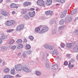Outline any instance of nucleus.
<instances>
[{"mask_svg": "<svg viewBox=\"0 0 78 78\" xmlns=\"http://www.w3.org/2000/svg\"><path fill=\"white\" fill-rule=\"evenodd\" d=\"M41 27H42V26H40L35 29V31L36 33H39L40 34H44V33H45L47 31H48V30H49V28L47 27H43L41 30ZM40 30H41L40 31Z\"/></svg>", "mask_w": 78, "mask_h": 78, "instance_id": "1", "label": "nucleus"}, {"mask_svg": "<svg viewBox=\"0 0 78 78\" xmlns=\"http://www.w3.org/2000/svg\"><path fill=\"white\" fill-rule=\"evenodd\" d=\"M14 23H15V21L14 20H7L5 21V25H6L8 27L11 26L12 25H14Z\"/></svg>", "mask_w": 78, "mask_h": 78, "instance_id": "2", "label": "nucleus"}, {"mask_svg": "<svg viewBox=\"0 0 78 78\" xmlns=\"http://www.w3.org/2000/svg\"><path fill=\"white\" fill-rule=\"evenodd\" d=\"M15 70H16V71L19 72V71H22L23 67L22 66V65L21 64H18L15 65Z\"/></svg>", "mask_w": 78, "mask_h": 78, "instance_id": "3", "label": "nucleus"}, {"mask_svg": "<svg viewBox=\"0 0 78 78\" xmlns=\"http://www.w3.org/2000/svg\"><path fill=\"white\" fill-rule=\"evenodd\" d=\"M49 54L47 52H43L41 58L42 60H44L45 58H47L49 56Z\"/></svg>", "mask_w": 78, "mask_h": 78, "instance_id": "4", "label": "nucleus"}, {"mask_svg": "<svg viewBox=\"0 0 78 78\" xmlns=\"http://www.w3.org/2000/svg\"><path fill=\"white\" fill-rule=\"evenodd\" d=\"M37 4L40 6H43L44 5V1L43 0H38L37 2Z\"/></svg>", "mask_w": 78, "mask_h": 78, "instance_id": "5", "label": "nucleus"}, {"mask_svg": "<svg viewBox=\"0 0 78 78\" xmlns=\"http://www.w3.org/2000/svg\"><path fill=\"white\" fill-rule=\"evenodd\" d=\"M23 69L24 72H26V73L30 72H31V70H30L26 66H23Z\"/></svg>", "mask_w": 78, "mask_h": 78, "instance_id": "6", "label": "nucleus"}, {"mask_svg": "<svg viewBox=\"0 0 78 78\" xmlns=\"http://www.w3.org/2000/svg\"><path fill=\"white\" fill-rule=\"evenodd\" d=\"M1 14L2 15H3V16H8L9 15V14L8 13V12H6L5 10H2L1 12Z\"/></svg>", "mask_w": 78, "mask_h": 78, "instance_id": "7", "label": "nucleus"}, {"mask_svg": "<svg viewBox=\"0 0 78 78\" xmlns=\"http://www.w3.org/2000/svg\"><path fill=\"white\" fill-rule=\"evenodd\" d=\"M23 27H24V26L23 24L18 26L16 27V30L17 31H20V30H22L23 28Z\"/></svg>", "mask_w": 78, "mask_h": 78, "instance_id": "8", "label": "nucleus"}, {"mask_svg": "<svg viewBox=\"0 0 78 78\" xmlns=\"http://www.w3.org/2000/svg\"><path fill=\"white\" fill-rule=\"evenodd\" d=\"M67 17H68V18L66 19V23H69V22H70L71 21H72V17L70 16H69L68 15L67 16Z\"/></svg>", "mask_w": 78, "mask_h": 78, "instance_id": "9", "label": "nucleus"}, {"mask_svg": "<svg viewBox=\"0 0 78 78\" xmlns=\"http://www.w3.org/2000/svg\"><path fill=\"white\" fill-rule=\"evenodd\" d=\"M10 8H18V6L16 5L14 3H12L10 5H9Z\"/></svg>", "mask_w": 78, "mask_h": 78, "instance_id": "10", "label": "nucleus"}, {"mask_svg": "<svg viewBox=\"0 0 78 78\" xmlns=\"http://www.w3.org/2000/svg\"><path fill=\"white\" fill-rule=\"evenodd\" d=\"M73 43H67L66 44V46L67 48H71L73 45Z\"/></svg>", "mask_w": 78, "mask_h": 78, "instance_id": "11", "label": "nucleus"}, {"mask_svg": "<svg viewBox=\"0 0 78 78\" xmlns=\"http://www.w3.org/2000/svg\"><path fill=\"white\" fill-rule=\"evenodd\" d=\"M45 14L46 15H52L53 14V12L49 10L48 11H46L45 12Z\"/></svg>", "mask_w": 78, "mask_h": 78, "instance_id": "12", "label": "nucleus"}, {"mask_svg": "<svg viewBox=\"0 0 78 78\" xmlns=\"http://www.w3.org/2000/svg\"><path fill=\"white\" fill-rule=\"evenodd\" d=\"M46 6H48L52 3V0H46Z\"/></svg>", "mask_w": 78, "mask_h": 78, "instance_id": "13", "label": "nucleus"}, {"mask_svg": "<svg viewBox=\"0 0 78 78\" xmlns=\"http://www.w3.org/2000/svg\"><path fill=\"white\" fill-rule=\"evenodd\" d=\"M29 14L30 17H33L34 16V15H35V11H33V12H29Z\"/></svg>", "mask_w": 78, "mask_h": 78, "instance_id": "14", "label": "nucleus"}, {"mask_svg": "<svg viewBox=\"0 0 78 78\" xmlns=\"http://www.w3.org/2000/svg\"><path fill=\"white\" fill-rule=\"evenodd\" d=\"M31 2H24L23 4L24 6H27L28 5H31Z\"/></svg>", "mask_w": 78, "mask_h": 78, "instance_id": "15", "label": "nucleus"}, {"mask_svg": "<svg viewBox=\"0 0 78 78\" xmlns=\"http://www.w3.org/2000/svg\"><path fill=\"white\" fill-rule=\"evenodd\" d=\"M73 51L74 53H77V52H78V47L75 46L73 48Z\"/></svg>", "mask_w": 78, "mask_h": 78, "instance_id": "16", "label": "nucleus"}, {"mask_svg": "<svg viewBox=\"0 0 78 78\" xmlns=\"http://www.w3.org/2000/svg\"><path fill=\"white\" fill-rule=\"evenodd\" d=\"M15 42V40L14 39H11L9 41L8 44L9 45H12V44H13Z\"/></svg>", "mask_w": 78, "mask_h": 78, "instance_id": "17", "label": "nucleus"}, {"mask_svg": "<svg viewBox=\"0 0 78 78\" xmlns=\"http://www.w3.org/2000/svg\"><path fill=\"white\" fill-rule=\"evenodd\" d=\"M1 49H2V51L4 52L7 50V48L5 46H2L1 47Z\"/></svg>", "mask_w": 78, "mask_h": 78, "instance_id": "18", "label": "nucleus"}, {"mask_svg": "<svg viewBox=\"0 0 78 78\" xmlns=\"http://www.w3.org/2000/svg\"><path fill=\"white\" fill-rule=\"evenodd\" d=\"M58 68V65H53L52 66V69H53L54 70H56V69H57Z\"/></svg>", "mask_w": 78, "mask_h": 78, "instance_id": "19", "label": "nucleus"}, {"mask_svg": "<svg viewBox=\"0 0 78 78\" xmlns=\"http://www.w3.org/2000/svg\"><path fill=\"white\" fill-rule=\"evenodd\" d=\"M64 23V20L63 19L61 20L59 22V24L60 25H63Z\"/></svg>", "mask_w": 78, "mask_h": 78, "instance_id": "20", "label": "nucleus"}, {"mask_svg": "<svg viewBox=\"0 0 78 78\" xmlns=\"http://www.w3.org/2000/svg\"><path fill=\"white\" fill-rule=\"evenodd\" d=\"M10 73L12 75H15V74H16V73H15V69L14 68H13L11 69Z\"/></svg>", "mask_w": 78, "mask_h": 78, "instance_id": "21", "label": "nucleus"}, {"mask_svg": "<svg viewBox=\"0 0 78 78\" xmlns=\"http://www.w3.org/2000/svg\"><path fill=\"white\" fill-rule=\"evenodd\" d=\"M27 56L26 54L25 53L23 52L22 54V58L23 59H25L26 58H27Z\"/></svg>", "mask_w": 78, "mask_h": 78, "instance_id": "22", "label": "nucleus"}, {"mask_svg": "<svg viewBox=\"0 0 78 78\" xmlns=\"http://www.w3.org/2000/svg\"><path fill=\"white\" fill-rule=\"evenodd\" d=\"M68 66L69 68H73L74 66L72 64V62L70 61L69 62Z\"/></svg>", "mask_w": 78, "mask_h": 78, "instance_id": "23", "label": "nucleus"}, {"mask_svg": "<svg viewBox=\"0 0 78 78\" xmlns=\"http://www.w3.org/2000/svg\"><path fill=\"white\" fill-rule=\"evenodd\" d=\"M55 1L56 2H59L61 3H64L65 2V0H55Z\"/></svg>", "mask_w": 78, "mask_h": 78, "instance_id": "24", "label": "nucleus"}, {"mask_svg": "<svg viewBox=\"0 0 78 78\" xmlns=\"http://www.w3.org/2000/svg\"><path fill=\"white\" fill-rule=\"evenodd\" d=\"M24 18L26 20H29L30 19V17L29 16V15L27 14H26L24 16Z\"/></svg>", "mask_w": 78, "mask_h": 78, "instance_id": "25", "label": "nucleus"}, {"mask_svg": "<svg viewBox=\"0 0 78 78\" xmlns=\"http://www.w3.org/2000/svg\"><path fill=\"white\" fill-rule=\"evenodd\" d=\"M66 28V26L65 25H63L62 26H60L58 27V30H62Z\"/></svg>", "mask_w": 78, "mask_h": 78, "instance_id": "26", "label": "nucleus"}, {"mask_svg": "<svg viewBox=\"0 0 78 78\" xmlns=\"http://www.w3.org/2000/svg\"><path fill=\"white\" fill-rule=\"evenodd\" d=\"M49 46L50 45L49 44H46L43 46V47L46 49H49Z\"/></svg>", "mask_w": 78, "mask_h": 78, "instance_id": "27", "label": "nucleus"}, {"mask_svg": "<svg viewBox=\"0 0 78 78\" xmlns=\"http://www.w3.org/2000/svg\"><path fill=\"white\" fill-rule=\"evenodd\" d=\"M17 49H20V48H23V45L22 44L18 45L17 46Z\"/></svg>", "mask_w": 78, "mask_h": 78, "instance_id": "28", "label": "nucleus"}, {"mask_svg": "<svg viewBox=\"0 0 78 78\" xmlns=\"http://www.w3.org/2000/svg\"><path fill=\"white\" fill-rule=\"evenodd\" d=\"M76 12V10L74 9L72 11L71 13V15H73V14H75Z\"/></svg>", "mask_w": 78, "mask_h": 78, "instance_id": "29", "label": "nucleus"}, {"mask_svg": "<svg viewBox=\"0 0 78 78\" xmlns=\"http://www.w3.org/2000/svg\"><path fill=\"white\" fill-rule=\"evenodd\" d=\"M35 74L37 76H40L41 75V72L37 71L35 72Z\"/></svg>", "mask_w": 78, "mask_h": 78, "instance_id": "30", "label": "nucleus"}, {"mask_svg": "<svg viewBox=\"0 0 78 78\" xmlns=\"http://www.w3.org/2000/svg\"><path fill=\"white\" fill-rule=\"evenodd\" d=\"M1 39H2L3 40H5V39H6V36L5 35H3L1 37Z\"/></svg>", "mask_w": 78, "mask_h": 78, "instance_id": "31", "label": "nucleus"}, {"mask_svg": "<svg viewBox=\"0 0 78 78\" xmlns=\"http://www.w3.org/2000/svg\"><path fill=\"white\" fill-rule=\"evenodd\" d=\"M26 12V10L24 9H22L21 11V13L22 14H25Z\"/></svg>", "mask_w": 78, "mask_h": 78, "instance_id": "32", "label": "nucleus"}, {"mask_svg": "<svg viewBox=\"0 0 78 78\" xmlns=\"http://www.w3.org/2000/svg\"><path fill=\"white\" fill-rule=\"evenodd\" d=\"M4 72H5V73H8L9 71V69L8 68H5L4 70Z\"/></svg>", "mask_w": 78, "mask_h": 78, "instance_id": "33", "label": "nucleus"}, {"mask_svg": "<svg viewBox=\"0 0 78 78\" xmlns=\"http://www.w3.org/2000/svg\"><path fill=\"white\" fill-rule=\"evenodd\" d=\"M50 65V64L47 62L45 63V67L46 68H47V69H49L50 68V66H49Z\"/></svg>", "mask_w": 78, "mask_h": 78, "instance_id": "34", "label": "nucleus"}, {"mask_svg": "<svg viewBox=\"0 0 78 78\" xmlns=\"http://www.w3.org/2000/svg\"><path fill=\"white\" fill-rule=\"evenodd\" d=\"M49 49L50 50H53L54 49V46L49 45Z\"/></svg>", "mask_w": 78, "mask_h": 78, "instance_id": "35", "label": "nucleus"}, {"mask_svg": "<svg viewBox=\"0 0 78 78\" xmlns=\"http://www.w3.org/2000/svg\"><path fill=\"white\" fill-rule=\"evenodd\" d=\"M26 47L27 49L28 50H29L31 48V46H30V44H26Z\"/></svg>", "mask_w": 78, "mask_h": 78, "instance_id": "36", "label": "nucleus"}, {"mask_svg": "<svg viewBox=\"0 0 78 78\" xmlns=\"http://www.w3.org/2000/svg\"><path fill=\"white\" fill-rule=\"evenodd\" d=\"M29 38L31 41H32L34 39V37L32 36H30L29 37Z\"/></svg>", "mask_w": 78, "mask_h": 78, "instance_id": "37", "label": "nucleus"}, {"mask_svg": "<svg viewBox=\"0 0 78 78\" xmlns=\"http://www.w3.org/2000/svg\"><path fill=\"white\" fill-rule=\"evenodd\" d=\"M22 40L20 39H18L17 41H16V43L17 44H20V43H22Z\"/></svg>", "mask_w": 78, "mask_h": 78, "instance_id": "38", "label": "nucleus"}, {"mask_svg": "<svg viewBox=\"0 0 78 78\" xmlns=\"http://www.w3.org/2000/svg\"><path fill=\"white\" fill-rule=\"evenodd\" d=\"M57 53V49H54L52 52V55H55Z\"/></svg>", "mask_w": 78, "mask_h": 78, "instance_id": "39", "label": "nucleus"}, {"mask_svg": "<svg viewBox=\"0 0 78 78\" xmlns=\"http://www.w3.org/2000/svg\"><path fill=\"white\" fill-rule=\"evenodd\" d=\"M74 34L75 35H78V29H76L75 31L74 32Z\"/></svg>", "mask_w": 78, "mask_h": 78, "instance_id": "40", "label": "nucleus"}, {"mask_svg": "<svg viewBox=\"0 0 78 78\" xmlns=\"http://www.w3.org/2000/svg\"><path fill=\"white\" fill-rule=\"evenodd\" d=\"M13 31H14V29H10L9 30H7V33H11V32Z\"/></svg>", "mask_w": 78, "mask_h": 78, "instance_id": "41", "label": "nucleus"}, {"mask_svg": "<svg viewBox=\"0 0 78 78\" xmlns=\"http://www.w3.org/2000/svg\"><path fill=\"white\" fill-rule=\"evenodd\" d=\"M62 14L65 16H66V15L67 14V10H64L63 11Z\"/></svg>", "mask_w": 78, "mask_h": 78, "instance_id": "42", "label": "nucleus"}, {"mask_svg": "<svg viewBox=\"0 0 78 78\" xmlns=\"http://www.w3.org/2000/svg\"><path fill=\"white\" fill-rule=\"evenodd\" d=\"M60 46L62 48H64L65 47V44L64 43H62L60 44Z\"/></svg>", "mask_w": 78, "mask_h": 78, "instance_id": "43", "label": "nucleus"}, {"mask_svg": "<svg viewBox=\"0 0 78 78\" xmlns=\"http://www.w3.org/2000/svg\"><path fill=\"white\" fill-rule=\"evenodd\" d=\"M31 53H32V51L31 50H29L28 51H27V53L28 55H30V54H31Z\"/></svg>", "mask_w": 78, "mask_h": 78, "instance_id": "44", "label": "nucleus"}, {"mask_svg": "<svg viewBox=\"0 0 78 78\" xmlns=\"http://www.w3.org/2000/svg\"><path fill=\"white\" fill-rule=\"evenodd\" d=\"M71 56L72 55L71 54H67L66 55V57H67V58H70V57H71Z\"/></svg>", "mask_w": 78, "mask_h": 78, "instance_id": "45", "label": "nucleus"}, {"mask_svg": "<svg viewBox=\"0 0 78 78\" xmlns=\"http://www.w3.org/2000/svg\"><path fill=\"white\" fill-rule=\"evenodd\" d=\"M16 48V46L13 45L11 47V49H12V50H15Z\"/></svg>", "mask_w": 78, "mask_h": 78, "instance_id": "46", "label": "nucleus"}, {"mask_svg": "<svg viewBox=\"0 0 78 78\" xmlns=\"http://www.w3.org/2000/svg\"><path fill=\"white\" fill-rule=\"evenodd\" d=\"M3 78H9V75H5Z\"/></svg>", "mask_w": 78, "mask_h": 78, "instance_id": "47", "label": "nucleus"}, {"mask_svg": "<svg viewBox=\"0 0 78 78\" xmlns=\"http://www.w3.org/2000/svg\"><path fill=\"white\" fill-rule=\"evenodd\" d=\"M56 32V30H53L52 31V34H55Z\"/></svg>", "mask_w": 78, "mask_h": 78, "instance_id": "48", "label": "nucleus"}, {"mask_svg": "<svg viewBox=\"0 0 78 78\" xmlns=\"http://www.w3.org/2000/svg\"><path fill=\"white\" fill-rule=\"evenodd\" d=\"M54 23V20H52L50 21V25H53V23Z\"/></svg>", "mask_w": 78, "mask_h": 78, "instance_id": "49", "label": "nucleus"}, {"mask_svg": "<svg viewBox=\"0 0 78 78\" xmlns=\"http://www.w3.org/2000/svg\"><path fill=\"white\" fill-rule=\"evenodd\" d=\"M30 62L31 64H33L34 63V62L32 60H30Z\"/></svg>", "mask_w": 78, "mask_h": 78, "instance_id": "50", "label": "nucleus"}, {"mask_svg": "<svg viewBox=\"0 0 78 78\" xmlns=\"http://www.w3.org/2000/svg\"><path fill=\"white\" fill-rule=\"evenodd\" d=\"M64 64L65 66H67L68 65V62H67V61L65 62L64 63Z\"/></svg>", "mask_w": 78, "mask_h": 78, "instance_id": "51", "label": "nucleus"}, {"mask_svg": "<svg viewBox=\"0 0 78 78\" xmlns=\"http://www.w3.org/2000/svg\"><path fill=\"white\" fill-rule=\"evenodd\" d=\"M9 78H13L14 77L13 76H11L10 75H9Z\"/></svg>", "mask_w": 78, "mask_h": 78, "instance_id": "52", "label": "nucleus"}, {"mask_svg": "<svg viewBox=\"0 0 78 78\" xmlns=\"http://www.w3.org/2000/svg\"><path fill=\"white\" fill-rule=\"evenodd\" d=\"M65 16L62 13L61 15V18H63Z\"/></svg>", "mask_w": 78, "mask_h": 78, "instance_id": "53", "label": "nucleus"}, {"mask_svg": "<svg viewBox=\"0 0 78 78\" xmlns=\"http://www.w3.org/2000/svg\"><path fill=\"white\" fill-rule=\"evenodd\" d=\"M15 76L17 78L18 77H20V76L19 74H17Z\"/></svg>", "mask_w": 78, "mask_h": 78, "instance_id": "54", "label": "nucleus"}, {"mask_svg": "<svg viewBox=\"0 0 78 78\" xmlns=\"http://www.w3.org/2000/svg\"><path fill=\"white\" fill-rule=\"evenodd\" d=\"M3 42V41L2 40V39L1 38H0V44H2V43Z\"/></svg>", "mask_w": 78, "mask_h": 78, "instance_id": "55", "label": "nucleus"}, {"mask_svg": "<svg viewBox=\"0 0 78 78\" xmlns=\"http://www.w3.org/2000/svg\"><path fill=\"white\" fill-rule=\"evenodd\" d=\"M21 54H22V53H21V52H19V53H18L17 55L18 56H20L21 55Z\"/></svg>", "mask_w": 78, "mask_h": 78, "instance_id": "56", "label": "nucleus"}, {"mask_svg": "<svg viewBox=\"0 0 78 78\" xmlns=\"http://www.w3.org/2000/svg\"><path fill=\"white\" fill-rule=\"evenodd\" d=\"M12 13L13 14H16V12L14 11H13L12 12Z\"/></svg>", "mask_w": 78, "mask_h": 78, "instance_id": "57", "label": "nucleus"}, {"mask_svg": "<svg viewBox=\"0 0 78 78\" xmlns=\"http://www.w3.org/2000/svg\"><path fill=\"white\" fill-rule=\"evenodd\" d=\"M71 61L72 62H74V59H72L71 60Z\"/></svg>", "mask_w": 78, "mask_h": 78, "instance_id": "58", "label": "nucleus"}, {"mask_svg": "<svg viewBox=\"0 0 78 78\" xmlns=\"http://www.w3.org/2000/svg\"><path fill=\"white\" fill-rule=\"evenodd\" d=\"M30 10H31L32 11H34V9L33 8H30Z\"/></svg>", "mask_w": 78, "mask_h": 78, "instance_id": "59", "label": "nucleus"}, {"mask_svg": "<svg viewBox=\"0 0 78 78\" xmlns=\"http://www.w3.org/2000/svg\"><path fill=\"white\" fill-rule=\"evenodd\" d=\"M78 20V17H76L75 19V20Z\"/></svg>", "mask_w": 78, "mask_h": 78, "instance_id": "60", "label": "nucleus"}, {"mask_svg": "<svg viewBox=\"0 0 78 78\" xmlns=\"http://www.w3.org/2000/svg\"><path fill=\"white\" fill-rule=\"evenodd\" d=\"M76 59L77 61H78V54L76 56Z\"/></svg>", "mask_w": 78, "mask_h": 78, "instance_id": "61", "label": "nucleus"}, {"mask_svg": "<svg viewBox=\"0 0 78 78\" xmlns=\"http://www.w3.org/2000/svg\"><path fill=\"white\" fill-rule=\"evenodd\" d=\"M2 65H3V66H5V62L2 63Z\"/></svg>", "mask_w": 78, "mask_h": 78, "instance_id": "62", "label": "nucleus"}, {"mask_svg": "<svg viewBox=\"0 0 78 78\" xmlns=\"http://www.w3.org/2000/svg\"><path fill=\"white\" fill-rule=\"evenodd\" d=\"M2 62V60L0 59V64Z\"/></svg>", "mask_w": 78, "mask_h": 78, "instance_id": "63", "label": "nucleus"}, {"mask_svg": "<svg viewBox=\"0 0 78 78\" xmlns=\"http://www.w3.org/2000/svg\"><path fill=\"white\" fill-rule=\"evenodd\" d=\"M24 41L26 42H27V39H24Z\"/></svg>", "mask_w": 78, "mask_h": 78, "instance_id": "64", "label": "nucleus"}]
</instances>
